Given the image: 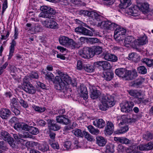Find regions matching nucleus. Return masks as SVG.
<instances>
[{
    "instance_id": "f704fd0d",
    "label": "nucleus",
    "mask_w": 153,
    "mask_h": 153,
    "mask_svg": "<svg viewBox=\"0 0 153 153\" xmlns=\"http://www.w3.org/2000/svg\"><path fill=\"white\" fill-rule=\"evenodd\" d=\"M114 76V73L111 72H105L103 73V77L107 81L111 80Z\"/></svg>"
},
{
    "instance_id": "49530a36",
    "label": "nucleus",
    "mask_w": 153,
    "mask_h": 153,
    "mask_svg": "<svg viewBox=\"0 0 153 153\" xmlns=\"http://www.w3.org/2000/svg\"><path fill=\"white\" fill-rule=\"evenodd\" d=\"M143 138L147 140H152V134L149 132H147L143 135Z\"/></svg>"
},
{
    "instance_id": "a211bd4d",
    "label": "nucleus",
    "mask_w": 153,
    "mask_h": 153,
    "mask_svg": "<svg viewBox=\"0 0 153 153\" xmlns=\"http://www.w3.org/2000/svg\"><path fill=\"white\" fill-rule=\"evenodd\" d=\"M14 138L19 142H24L25 143V140H23L22 138H30V136L27 132H25L23 134H13Z\"/></svg>"
},
{
    "instance_id": "338daca9",
    "label": "nucleus",
    "mask_w": 153,
    "mask_h": 153,
    "mask_svg": "<svg viewBox=\"0 0 153 153\" xmlns=\"http://www.w3.org/2000/svg\"><path fill=\"white\" fill-rule=\"evenodd\" d=\"M0 149L2 150H6L7 149L6 145H5L4 141L0 142Z\"/></svg>"
},
{
    "instance_id": "680f3d73",
    "label": "nucleus",
    "mask_w": 153,
    "mask_h": 153,
    "mask_svg": "<svg viewBox=\"0 0 153 153\" xmlns=\"http://www.w3.org/2000/svg\"><path fill=\"white\" fill-rule=\"evenodd\" d=\"M10 102V107L15 106V105H17V99L15 98H13L11 100Z\"/></svg>"
},
{
    "instance_id": "4c0bfd02",
    "label": "nucleus",
    "mask_w": 153,
    "mask_h": 153,
    "mask_svg": "<svg viewBox=\"0 0 153 153\" xmlns=\"http://www.w3.org/2000/svg\"><path fill=\"white\" fill-rule=\"evenodd\" d=\"M120 129L117 131V133L118 134H121L126 132L128 130V127L127 126L125 125L124 126H120Z\"/></svg>"
},
{
    "instance_id": "5fc2aeb1",
    "label": "nucleus",
    "mask_w": 153,
    "mask_h": 153,
    "mask_svg": "<svg viewBox=\"0 0 153 153\" xmlns=\"http://www.w3.org/2000/svg\"><path fill=\"white\" fill-rule=\"evenodd\" d=\"M39 17H42L45 18H48L49 19L51 18V17H53V16H49L48 14H46L44 12H42L39 15Z\"/></svg>"
},
{
    "instance_id": "ea45409f",
    "label": "nucleus",
    "mask_w": 153,
    "mask_h": 153,
    "mask_svg": "<svg viewBox=\"0 0 153 153\" xmlns=\"http://www.w3.org/2000/svg\"><path fill=\"white\" fill-rule=\"evenodd\" d=\"M10 137L9 134L7 132L4 131H1L0 137L4 141H7Z\"/></svg>"
},
{
    "instance_id": "0e129e2a",
    "label": "nucleus",
    "mask_w": 153,
    "mask_h": 153,
    "mask_svg": "<svg viewBox=\"0 0 153 153\" xmlns=\"http://www.w3.org/2000/svg\"><path fill=\"white\" fill-rule=\"evenodd\" d=\"M7 7V0H4V2L3 4V6H2V13H3L5 11V10L6 9V8Z\"/></svg>"
},
{
    "instance_id": "72a5a7b5",
    "label": "nucleus",
    "mask_w": 153,
    "mask_h": 153,
    "mask_svg": "<svg viewBox=\"0 0 153 153\" xmlns=\"http://www.w3.org/2000/svg\"><path fill=\"white\" fill-rule=\"evenodd\" d=\"M114 146L113 144L109 143L107 144L105 146L106 153H113L114 152Z\"/></svg>"
},
{
    "instance_id": "864d4df0",
    "label": "nucleus",
    "mask_w": 153,
    "mask_h": 153,
    "mask_svg": "<svg viewBox=\"0 0 153 153\" xmlns=\"http://www.w3.org/2000/svg\"><path fill=\"white\" fill-rule=\"evenodd\" d=\"M7 141L10 146L13 148L15 147V145L13 138L10 137L8 138V139Z\"/></svg>"
},
{
    "instance_id": "423d86ee",
    "label": "nucleus",
    "mask_w": 153,
    "mask_h": 153,
    "mask_svg": "<svg viewBox=\"0 0 153 153\" xmlns=\"http://www.w3.org/2000/svg\"><path fill=\"white\" fill-rule=\"evenodd\" d=\"M59 41L60 44L65 46L71 47L72 48H78V44L72 39H69L65 36H61Z\"/></svg>"
},
{
    "instance_id": "58836bf2",
    "label": "nucleus",
    "mask_w": 153,
    "mask_h": 153,
    "mask_svg": "<svg viewBox=\"0 0 153 153\" xmlns=\"http://www.w3.org/2000/svg\"><path fill=\"white\" fill-rule=\"evenodd\" d=\"M83 134H84L85 138L90 141H92L94 140V138L88 132L85 131H83Z\"/></svg>"
},
{
    "instance_id": "c756f323",
    "label": "nucleus",
    "mask_w": 153,
    "mask_h": 153,
    "mask_svg": "<svg viewBox=\"0 0 153 153\" xmlns=\"http://www.w3.org/2000/svg\"><path fill=\"white\" fill-rule=\"evenodd\" d=\"M131 4V0H120V7L121 9H125Z\"/></svg>"
},
{
    "instance_id": "cd10ccee",
    "label": "nucleus",
    "mask_w": 153,
    "mask_h": 153,
    "mask_svg": "<svg viewBox=\"0 0 153 153\" xmlns=\"http://www.w3.org/2000/svg\"><path fill=\"white\" fill-rule=\"evenodd\" d=\"M104 58L106 60L113 62H115L117 60V56L109 53L105 54L104 55Z\"/></svg>"
},
{
    "instance_id": "f3484780",
    "label": "nucleus",
    "mask_w": 153,
    "mask_h": 153,
    "mask_svg": "<svg viewBox=\"0 0 153 153\" xmlns=\"http://www.w3.org/2000/svg\"><path fill=\"white\" fill-rule=\"evenodd\" d=\"M117 123L119 126H123L126 123H130L131 122V119L128 118L127 116L123 115L119 116L117 117Z\"/></svg>"
},
{
    "instance_id": "603ef678",
    "label": "nucleus",
    "mask_w": 153,
    "mask_h": 153,
    "mask_svg": "<svg viewBox=\"0 0 153 153\" xmlns=\"http://www.w3.org/2000/svg\"><path fill=\"white\" fill-rule=\"evenodd\" d=\"M44 74L45 75L46 79L49 80L53 81V79H54V76L51 73L49 72L46 74H45V73H44Z\"/></svg>"
},
{
    "instance_id": "f03ea898",
    "label": "nucleus",
    "mask_w": 153,
    "mask_h": 153,
    "mask_svg": "<svg viewBox=\"0 0 153 153\" xmlns=\"http://www.w3.org/2000/svg\"><path fill=\"white\" fill-rule=\"evenodd\" d=\"M80 14L91 17L93 19L95 25H97V26H100L105 30H113L117 26V24L112 23L109 21H102L103 19L102 16L96 11H89L82 10L80 11Z\"/></svg>"
},
{
    "instance_id": "c03bdc74",
    "label": "nucleus",
    "mask_w": 153,
    "mask_h": 153,
    "mask_svg": "<svg viewBox=\"0 0 153 153\" xmlns=\"http://www.w3.org/2000/svg\"><path fill=\"white\" fill-rule=\"evenodd\" d=\"M85 70L88 72H93L94 70V67L90 64H87L84 66Z\"/></svg>"
},
{
    "instance_id": "6e6d98bb",
    "label": "nucleus",
    "mask_w": 153,
    "mask_h": 153,
    "mask_svg": "<svg viewBox=\"0 0 153 153\" xmlns=\"http://www.w3.org/2000/svg\"><path fill=\"white\" fill-rule=\"evenodd\" d=\"M145 145V150H149L152 149L153 148V144L151 142H149Z\"/></svg>"
},
{
    "instance_id": "13d9d810",
    "label": "nucleus",
    "mask_w": 153,
    "mask_h": 153,
    "mask_svg": "<svg viewBox=\"0 0 153 153\" xmlns=\"http://www.w3.org/2000/svg\"><path fill=\"white\" fill-rule=\"evenodd\" d=\"M49 7L45 6H43L41 7L40 10L42 12L48 14Z\"/></svg>"
},
{
    "instance_id": "09e8293b",
    "label": "nucleus",
    "mask_w": 153,
    "mask_h": 153,
    "mask_svg": "<svg viewBox=\"0 0 153 153\" xmlns=\"http://www.w3.org/2000/svg\"><path fill=\"white\" fill-rule=\"evenodd\" d=\"M65 148L67 150H69L73 148L71 146V144L70 142L66 141L65 142L63 145Z\"/></svg>"
},
{
    "instance_id": "052dcab7",
    "label": "nucleus",
    "mask_w": 153,
    "mask_h": 153,
    "mask_svg": "<svg viewBox=\"0 0 153 153\" xmlns=\"http://www.w3.org/2000/svg\"><path fill=\"white\" fill-rule=\"evenodd\" d=\"M89 41L92 43H101L100 41L96 38H90L89 39Z\"/></svg>"
},
{
    "instance_id": "37998d69",
    "label": "nucleus",
    "mask_w": 153,
    "mask_h": 153,
    "mask_svg": "<svg viewBox=\"0 0 153 153\" xmlns=\"http://www.w3.org/2000/svg\"><path fill=\"white\" fill-rule=\"evenodd\" d=\"M143 62L149 67L153 66V59L145 58L143 59Z\"/></svg>"
},
{
    "instance_id": "0eeeda50",
    "label": "nucleus",
    "mask_w": 153,
    "mask_h": 153,
    "mask_svg": "<svg viewBox=\"0 0 153 153\" xmlns=\"http://www.w3.org/2000/svg\"><path fill=\"white\" fill-rule=\"evenodd\" d=\"M116 27L114 32V37L118 42L122 41L125 38L126 30L122 27L117 25Z\"/></svg>"
},
{
    "instance_id": "6e6552de",
    "label": "nucleus",
    "mask_w": 153,
    "mask_h": 153,
    "mask_svg": "<svg viewBox=\"0 0 153 153\" xmlns=\"http://www.w3.org/2000/svg\"><path fill=\"white\" fill-rule=\"evenodd\" d=\"M136 6L144 14H148L152 10L148 3L146 2H143L140 0L136 1Z\"/></svg>"
},
{
    "instance_id": "e433bc0d",
    "label": "nucleus",
    "mask_w": 153,
    "mask_h": 153,
    "mask_svg": "<svg viewBox=\"0 0 153 153\" xmlns=\"http://www.w3.org/2000/svg\"><path fill=\"white\" fill-rule=\"evenodd\" d=\"M38 149L42 152H45L49 150V147L45 143L44 144H40L38 146Z\"/></svg>"
},
{
    "instance_id": "dca6fc26",
    "label": "nucleus",
    "mask_w": 153,
    "mask_h": 153,
    "mask_svg": "<svg viewBox=\"0 0 153 153\" xmlns=\"http://www.w3.org/2000/svg\"><path fill=\"white\" fill-rule=\"evenodd\" d=\"M89 88L91 92L90 96L92 99H96L100 95V91L97 90L95 86L89 85Z\"/></svg>"
},
{
    "instance_id": "c85d7f7f",
    "label": "nucleus",
    "mask_w": 153,
    "mask_h": 153,
    "mask_svg": "<svg viewBox=\"0 0 153 153\" xmlns=\"http://www.w3.org/2000/svg\"><path fill=\"white\" fill-rule=\"evenodd\" d=\"M114 140L122 144H128L131 143V140L124 137H114Z\"/></svg>"
},
{
    "instance_id": "412c9836",
    "label": "nucleus",
    "mask_w": 153,
    "mask_h": 153,
    "mask_svg": "<svg viewBox=\"0 0 153 153\" xmlns=\"http://www.w3.org/2000/svg\"><path fill=\"white\" fill-rule=\"evenodd\" d=\"M94 64L95 65L101 66L104 70H108L110 69L111 66L109 62L106 61H99L95 62Z\"/></svg>"
},
{
    "instance_id": "a18cd8bd",
    "label": "nucleus",
    "mask_w": 153,
    "mask_h": 153,
    "mask_svg": "<svg viewBox=\"0 0 153 153\" xmlns=\"http://www.w3.org/2000/svg\"><path fill=\"white\" fill-rule=\"evenodd\" d=\"M134 6L133 5V6L126 10L125 13L128 15L133 16L134 15Z\"/></svg>"
},
{
    "instance_id": "aec40b11",
    "label": "nucleus",
    "mask_w": 153,
    "mask_h": 153,
    "mask_svg": "<svg viewBox=\"0 0 153 153\" xmlns=\"http://www.w3.org/2000/svg\"><path fill=\"white\" fill-rule=\"evenodd\" d=\"M56 120L57 123L66 125L68 124L70 121L68 116L62 115H59L56 116Z\"/></svg>"
},
{
    "instance_id": "3c124183",
    "label": "nucleus",
    "mask_w": 153,
    "mask_h": 153,
    "mask_svg": "<svg viewBox=\"0 0 153 153\" xmlns=\"http://www.w3.org/2000/svg\"><path fill=\"white\" fill-rule=\"evenodd\" d=\"M84 68V66L83 65L82 61L78 60L77 62L76 68L78 70H81Z\"/></svg>"
},
{
    "instance_id": "774afa93",
    "label": "nucleus",
    "mask_w": 153,
    "mask_h": 153,
    "mask_svg": "<svg viewBox=\"0 0 153 153\" xmlns=\"http://www.w3.org/2000/svg\"><path fill=\"white\" fill-rule=\"evenodd\" d=\"M133 145L128 147L126 150L127 153H134Z\"/></svg>"
},
{
    "instance_id": "de8ad7c7",
    "label": "nucleus",
    "mask_w": 153,
    "mask_h": 153,
    "mask_svg": "<svg viewBox=\"0 0 153 153\" xmlns=\"http://www.w3.org/2000/svg\"><path fill=\"white\" fill-rule=\"evenodd\" d=\"M74 134L77 137H82L83 136V132L79 129H76L74 130Z\"/></svg>"
},
{
    "instance_id": "20e7f679",
    "label": "nucleus",
    "mask_w": 153,
    "mask_h": 153,
    "mask_svg": "<svg viewBox=\"0 0 153 153\" xmlns=\"http://www.w3.org/2000/svg\"><path fill=\"white\" fill-rule=\"evenodd\" d=\"M115 74L119 77L125 78L128 80H131L133 78L134 74L130 70H126L125 68H120L116 69Z\"/></svg>"
},
{
    "instance_id": "7c9ffc66",
    "label": "nucleus",
    "mask_w": 153,
    "mask_h": 153,
    "mask_svg": "<svg viewBox=\"0 0 153 153\" xmlns=\"http://www.w3.org/2000/svg\"><path fill=\"white\" fill-rule=\"evenodd\" d=\"M87 128L88 131L92 134L97 135L100 133V131L98 129L95 128L92 125L88 126Z\"/></svg>"
},
{
    "instance_id": "b1692460",
    "label": "nucleus",
    "mask_w": 153,
    "mask_h": 153,
    "mask_svg": "<svg viewBox=\"0 0 153 153\" xmlns=\"http://www.w3.org/2000/svg\"><path fill=\"white\" fill-rule=\"evenodd\" d=\"M96 139V143L99 146H104L107 142V140L101 136H97Z\"/></svg>"
},
{
    "instance_id": "2eb2a0df",
    "label": "nucleus",
    "mask_w": 153,
    "mask_h": 153,
    "mask_svg": "<svg viewBox=\"0 0 153 153\" xmlns=\"http://www.w3.org/2000/svg\"><path fill=\"white\" fill-rule=\"evenodd\" d=\"M75 31L78 34H82L84 35L92 36L93 35L92 32L83 27H78L75 29Z\"/></svg>"
},
{
    "instance_id": "5701e85b",
    "label": "nucleus",
    "mask_w": 153,
    "mask_h": 153,
    "mask_svg": "<svg viewBox=\"0 0 153 153\" xmlns=\"http://www.w3.org/2000/svg\"><path fill=\"white\" fill-rule=\"evenodd\" d=\"M11 114V112L8 109L3 108L0 110V116L2 119H7Z\"/></svg>"
},
{
    "instance_id": "2f4dec72",
    "label": "nucleus",
    "mask_w": 153,
    "mask_h": 153,
    "mask_svg": "<svg viewBox=\"0 0 153 153\" xmlns=\"http://www.w3.org/2000/svg\"><path fill=\"white\" fill-rule=\"evenodd\" d=\"M133 39V37L131 36H128L126 38L124 42V45L127 47H129V45L130 46L132 45Z\"/></svg>"
},
{
    "instance_id": "f8f14e48",
    "label": "nucleus",
    "mask_w": 153,
    "mask_h": 153,
    "mask_svg": "<svg viewBox=\"0 0 153 153\" xmlns=\"http://www.w3.org/2000/svg\"><path fill=\"white\" fill-rule=\"evenodd\" d=\"M145 95L144 93L141 91H134V102L139 103L143 101L145 104L147 103L149 101L148 99H146L143 101Z\"/></svg>"
},
{
    "instance_id": "c9c22d12",
    "label": "nucleus",
    "mask_w": 153,
    "mask_h": 153,
    "mask_svg": "<svg viewBox=\"0 0 153 153\" xmlns=\"http://www.w3.org/2000/svg\"><path fill=\"white\" fill-rule=\"evenodd\" d=\"M26 131H28L30 133L34 135H36L39 133V130L37 128L28 125V129Z\"/></svg>"
},
{
    "instance_id": "69168bd1",
    "label": "nucleus",
    "mask_w": 153,
    "mask_h": 153,
    "mask_svg": "<svg viewBox=\"0 0 153 153\" xmlns=\"http://www.w3.org/2000/svg\"><path fill=\"white\" fill-rule=\"evenodd\" d=\"M65 112V110L64 108H60L58 111H56L55 112V113L54 114H59V115H62Z\"/></svg>"
},
{
    "instance_id": "e2e57ef3",
    "label": "nucleus",
    "mask_w": 153,
    "mask_h": 153,
    "mask_svg": "<svg viewBox=\"0 0 153 153\" xmlns=\"http://www.w3.org/2000/svg\"><path fill=\"white\" fill-rule=\"evenodd\" d=\"M8 65L7 62H6L1 66L0 67V75H1L4 72V70L5 69Z\"/></svg>"
},
{
    "instance_id": "4be33fe9",
    "label": "nucleus",
    "mask_w": 153,
    "mask_h": 153,
    "mask_svg": "<svg viewBox=\"0 0 153 153\" xmlns=\"http://www.w3.org/2000/svg\"><path fill=\"white\" fill-rule=\"evenodd\" d=\"M114 128L113 124L111 122L108 121L104 130L105 134L106 135H110L113 132Z\"/></svg>"
},
{
    "instance_id": "9d476101",
    "label": "nucleus",
    "mask_w": 153,
    "mask_h": 153,
    "mask_svg": "<svg viewBox=\"0 0 153 153\" xmlns=\"http://www.w3.org/2000/svg\"><path fill=\"white\" fill-rule=\"evenodd\" d=\"M78 53L82 57L85 59H89L93 56L91 49L88 47H84L79 51Z\"/></svg>"
},
{
    "instance_id": "39448f33",
    "label": "nucleus",
    "mask_w": 153,
    "mask_h": 153,
    "mask_svg": "<svg viewBox=\"0 0 153 153\" xmlns=\"http://www.w3.org/2000/svg\"><path fill=\"white\" fill-rule=\"evenodd\" d=\"M30 77L29 76H26L23 79L22 86L24 91L30 94L35 93L36 90L35 88L29 82Z\"/></svg>"
},
{
    "instance_id": "4468645a",
    "label": "nucleus",
    "mask_w": 153,
    "mask_h": 153,
    "mask_svg": "<svg viewBox=\"0 0 153 153\" xmlns=\"http://www.w3.org/2000/svg\"><path fill=\"white\" fill-rule=\"evenodd\" d=\"M53 18L46 19L42 22L43 25L46 27L53 29L58 28V25L57 23L52 19Z\"/></svg>"
},
{
    "instance_id": "393cba45",
    "label": "nucleus",
    "mask_w": 153,
    "mask_h": 153,
    "mask_svg": "<svg viewBox=\"0 0 153 153\" xmlns=\"http://www.w3.org/2000/svg\"><path fill=\"white\" fill-rule=\"evenodd\" d=\"M93 124L96 127L100 128H103L105 126V121L102 119H98L93 122Z\"/></svg>"
},
{
    "instance_id": "bb28decb",
    "label": "nucleus",
    "mask_w": 153,
    "mask_h": 153,
    "mask_svg": "<svg viewBox=\"0 0 153 153\" xmlns=\"http://www.w3.org/2000/svg\"><path fill=\"white\" fill-rule=\"evenodd\" d=\"M148 81L147 79L142 77H139L134 81V87H140L143 83H147Z\"/></svg>"
},
{
    "instance_id": "473e14b6",
    "label": "nucleus",
    "mask_w": 153,
    "mask_h": 153,
    "mask_svg": "<svg viewBox=\"0 0 153 153\" xmlns=\"http://www.w3.org/2000/svg\"><path fill=\"white\" fill-rule=\"evenodd\" d=\"M91 50L93 56L95 54L99 55L100 54L102 51V47L99 46H94L91 49Z\"/></svg>"
},
{
    "instance_id": "4d7b16f0",
    "label": "nucleus",
    "mask_w": 153,
    "mask_h": 153,
    "mask_svg": "<svg viewBox=\"0 0 153 153\" xmlns=\"http://www.w3.org/2000/svg\"><path fill=\"white\" fill-rule=\"evenodd\" d=\"M28 76L30 77V80H31L32 78L37 79L39 77L38 73L36 72H32L31 74Z\"/></svg>"
},
{
    "instance_id": "f257e3e1",
    "label": "nucleus",
    "mask_w": 153,
    "mask_h": 153,
    "mask_svg": "<svg viewBox=\"0 0 153 153\" xmlns=\"http://www.w3.org/2000/svg\"><path fill=\"white\" fill-rule=\"evenodd\" d=\"M58 74V75L56 77L55 88L57 90L60 91L59 94L62 97H68L70 95L68 93L70 90L67 88L66 84H71L74 86L76 85L75 82L72 81L68 75L65 74L61 72H59Z\"/></svg>"
},
{
    "instance_id": "a19ab883",
    "label": "nucleus",
    "mask_w": 153,
    "mask_h": 153,
    "mask_svg": "<svg viewBox=\"0 0 153 153\" xmlns=\"http://www.w3.org/2000/svg\"><path fill=\"white\" fill-rule=\"evenodd\" d=\"M32 107L34 110L39 113L43 112L46 109L45 107H40L39 106H36L35 105H32Z\"/></svg>"
},
{
    "instance_id": "1a4fd4ad",
    "label": "nucleus",
    "mask_w": 153,
    "mask_h": 153,
    "mask_svg": "<svg viewBox=\"0 0 153 153\" xmlns=\"http://www.w3.org/2000/svg\"><path fill=\"white\" fill-rule=\"evenodd\" d=\"M148 42L147 37L145 35L142 36L138 37L134 41V49L140 52L142 50L140 48L141 46L146 44Z\"/></svg>"
},
{
    "instance_id": "bf43d9fd",
    "label": "nucleus",
    "mask_w": 153,
    "mask_h": 153,
    "mask_svg": "<svg viewBox=\"0 0 153 153\" xmlns=\"http://www.w3.org/2000/svg\"><path fill=\"white\" fill-rule=\"evenodd\" d=\"M10 109L16 115H18L20 114V111L16 108V106L11 107Z\"/></svg>"
},
{
    "instance_id": "6ab92c4d",
    "label": "nucleus",
    "mask_w": 153,
    "mask_h": 153,
    "mask_svg": "<svg viewBox=\"0 0 153 153\" xmlns=\"http://www.w3.org/2000/svg\"><path fill=\"white\" fill-rule=\"evenodd\" d=\"M78 91L81 97L87 99L88 98V92L86 87L83 84L80 85Z\"/></svg>"
},
{
    "instance_id": "9b49d317",
    "label": "nucleus",
    "mask_w": 153,
    "mask_h": 153,
    "mask_svg": "<svg viewBox=\"0 0 153 153\" xmlns=\"http://www.w3.org/2000/svg\"><path fill=\"white\" fill-rule=\"evenodd\" d=\"M18 30L16 28H15L14 34L13 36L14 39L12 40L11 42L10 43L11 45L10 47L9 53L8 55V59H10L13 55L15 49V46L16 45V42L15 39H16L18 38Z\"/></svg>"
},
{
    "instance_id": "8fccbe9b",
    "label": "nucleus",
    "mask_w": 153,
    "mask_h": 153,
    "mask_svg": "<svg viewBox=\"0 0 153 153\" xmlns=\"http://www.w3.org/2000/svg\"><path fill=\"white\" fill-rule=\"evenodd\" d=\"M50 129L53 131H57L60 129V126L56 123H53L50 126Z\"/></svg>"
},
{
    "instance_id": "7ed1b4c3",
    "label": "nucleus",
    "mask_w": 153,
    "mask_h": 153,
    "mask_svg": "<svg viewBox=\"0 0 153 153\" xmlns=\"http://www.w3.org/2000/svg\"><path fill=\"white\" fill-rule=\"evenodd\" d=\"M102 104L100 106V109L102 111H105L110 107L113 106L115 104L114 97L108 95L103 97L101 100Z\"/></svg>"
},
{
    "instance_id": "79ce46f5",
    "label": "nucleus",
    "mask_w": 153,
    "mask_h": 153,
    "mask_svg": "<svg viewBox=\"0 0 153 153\" xmlns=\"http://www.w3.org/2000/svg\"><path fill=\"white\" fill-rule=\"evenodd\" d=\"M137 71L140 74H145L147 73V69L143 66H141L137 68Z\"/></svg>"
},
{
    "instance_id": "ddd939ff",
    "label": "nucleus",
    "mask_w": 153,
    "mask_h": 153,
    "mask_svg": "<svg viewBox=\"0 0 153 153\" xmlns=\"http://www.w3.org/2000/svg\"><path fill=\"white\" fill-rule=\"evenodd\" d=\"M133 103L132 102H124L120 105L121 111L124 112H130L132 111Z\"/></svg>"
},
{
    "instance_id": "a878e982",
    "label": "nucleus",
    "mask_w": 153,
    "mask_h": 153,
    "mask_svg": "<svg viewBox=\"0 0 153 153\" xmlns=\"http://www.w3.org/2000/svg\"><path fill=\"white\" fill-rule=\"evenodd\" d=\"M14 128L17 131H26L28 129V125L23 123H17L15 124Z\"/></svg>"
}]
</instances>
